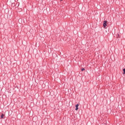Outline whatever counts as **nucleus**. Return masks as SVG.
Listing matches in <instances>:
<instances>
[{
    "label": "nucleus",
    "mask_w": 125,
    "mask_h": 125,
    "mask_svg": "<svg viewBox=\"0 0 125 125\" xmlns=\"http://www.w3.org/2000/svg\"><path fill=\"white\" fill-rule=\"evenodd\" d=\"M3 117H4V114L3 113L1 114L0 116L1 119H3Z\"/></svg>",
    "instance_id": "3"
},
{
    "label": "nucleus",
    "mask_w": 125,
    "mask_h": 125,
    "mask_svg": "<svg viewBox=\"0 0 125 125\" xmlns=\"http://www.w3.org/2000/svg\"><path fill=\"white\" fill-rule=\"evenodd\" d=\"M123 72H124V73H125V68L123 69Z\"/></svg>",
    "instance_id": "5"
},
{
    "label": "nucleus",
    "mask_w": 125,
    "mask_h": 125,
    "mask_svg": "<svg viewBox=\"0 0 125 125\" xmlns=\"http://www.w3.org/2000/svg\"><path fill=\"white\" fill-rule=\"evenodd\" d=\"M103 26L104 28H106V27H107V21H104Z\"/></svg>",
    "instance_id": "1"
},
{
    "label": "nucleus",
    "mask_w": 125,
    "mask_h": 125,
    "mask_svg": "<svg viewBox=\"0 0 125 125\" xmlns=\"http://www.w3.org/2000/svg\"><path fill=\"white\" fill-rule=\"evenodd\" d=\"M75 107H76V108H75L76 111H78V110H79V104H77L75 105Z\"/></svg>",
    "instance_id": "2"
},
{
    "label": "nucleus",
    "mask_w": 125,
    "mask_h": 125,
    "mask_svg": "<svg viewBox=\"0 0 125 125\" xmlns=\"http://www.w3.org/2000/svg\"><path fill=\"white\" fill-rule=\"evenodd\" d=\"M84 70H85L84 68H82L81 69V71H84Z\"/></svg>",
    "instance_id": "4"
},
{
    "label": "nucleus",
    "mask_w": 125,
    "mask_h": 125,
    "mask_svg": "<svg viewBox=\"0 0 125 125\" xmlns=\"http://www.w3.org/2000/svg\"><path fill=\"white\" fill-rule=\"evenodd\" d=\"M123 74H125V72H124Z\"/></svg>",
    "instance_id": "6"
}]
</instances>
